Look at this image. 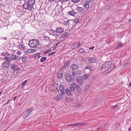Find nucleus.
Here are the masks:
<instances>
[{"label": "nucleus", "instance_id": "423d86ee", "mask_svg": "<svg viewBox=\"0 0 131 131\" xmlns=\"http://www.w3.org/2000/svg\"><path fill=\"white\" fill-rule=\"evenodd\" d=\"M77 83L79 85H82L83 83V78L81 76H79L76 78Z\"/></svg>", "mask_w": 131, "mask_h": 131}, {"label": "nucleus", "instance_id": "69168bd1", "mask_svg": "<svg viewBox=\"0 0 131 131\" xmlns=\"http://www.w3.org/2000/svg\"><path fill=\"white\" fill-rule=\"evenodd\" d=\"M102 127H101V126H100V127L98 128L97 129V130H99L100 129V128H101Z\"/></svg>", "mask_w": 131, "mask_h": 131}, {"label": "nucleus", "instance_id": "2eb2a0df", "mask_svg": "<svg viewBox=\"0 0 131 131\" xmlns=\"http://www.w3.org/2000/svg\"><path fill=\"white\" fill-rule=\"evenodd\" d=\"M63 94L61 93L58 95L56 98V100L58 101L61 100L63 97Z\"/></svg>", "mask_w": 131, "mask_h": 131}, {"label": "nucleus", "instance_id": "9b49d317", "mask_svg": "<svg viewBox=\"0 0 131 131\" xmlns=\"http://www.w3.org/2000/svg\"><path fill=\"white\" fill-rule=\"evenodd\" d=\"M65 92L69 96H71L73 95V91H71L70 89H67L66 90Z\"/></svg>", "mask_w": 131, "mask_h": 131}, {"label": "nucleus", "instance_id": "7ed1b4c3", "mask_svg": "<svg viewBox=\"0 0 131 131\" xmlns=\"http://www.w3.org/2000/svg\"><path fill=\"white\" fill-rule=\"evenodd\" d=\"M88 124L87 123H81L80 122H77L74 124H70L68 125V126H71L72 127H77L79 126H82L86 125Z\"/></svg>", "mask_w": 131, "mask_h": 131}, {"label": "nucleus", "instance_id": "aec40b11", "mask_svg": "<svg viewBox=\"0 0 131 131\" xmlns=\"http://www.w3.org/2000/svg\"><path fill=\"white\" fill-rule=\"evenodd\" d=\"M68 13L70 15L74 16L77 14V13L75 12L74 10H73L69 12Z\"/></svg>", "mask_w": 131, "mask_h": 131}, {"label": "nucleus", "instance_id": "dca6fc26", "mask_svg": "<svg viewBox=\"0 0 131 131\" xmlns=\"http://www.w3.org/2000/svg\"><path fill=\"white\" fill-rule=\"evenodd\" d=\"M61 8L60 7H56L54 9V11L55 10L56 13L57 14H59L61 12Z\"/></svg>", "mask_w": 131, "mask_h": 131}, {"label": "nucleus", "instance_id": "6e6552de", "mask_svg": "<svg viewBox=\"0 0 131 131\" xmlns=\"http://www.w3.org/2000/svg\"><path fill=\"white\" fill-rule=\"evenodd\" d=\"M20 69L19 68L17 67L14 71V74L16 76H18L20 74Z\"/></svg>", "mask_w": 131, "mask_h": 131}, {"label": "nucleus", "instance_id": "4c0bfd02", "mask_svg": "<svg viewBox=\"0 0 131 131\" xmlns=\"http://www.w3.org/2000/svg\"><path fill=\"white\" fill-rule=\"evenodd\" d=\"M28 81V80H27L25 81L24 82H23L22 83L21 85L23 86H24L26 84V83Z\"/></svg>", "mask_w": 131, "mask_h": 131}, {"label": "nucleus", "instance_id": "cd10ccee", "mask_svg": "<svg viewBox=\"0 0 131 131\" xmlns=\"http://www.w3.org/2000/svg\"><path fill=\"white\" fill-rule=\"evenodd\" d=\"M76 88H77V92H80L81 90L80 86L79 85L77 84V85L76 86Z\"/></svg>", "mask_w": 131, "mask_h": 131}, {"label": "nucleus", "instance_id": "72a5a7b5", "mask_svg": "<svg viewBox=\"0 0 131 131\" xmlns=\"http://www.w3.org/2000/svg\"><path fill=\"white\" fill-rule=\"evenodd\" d=\"M72 20H69L68 21H66L65 22V24H66V25H68V26H69V25H70V21H72Z\"/></svg>", "mask_w": 131, "mask_h": 131}, {"label": "nucleus", "instance_id": "2f4dec72", "mask_svg": "<svg viewBox=\"0 0 131 131\" xmlns=\"http://www.w3.org/2000/svg\"><path fill=\"white\" fill-rule=\"evenodd\" d=\"M47 59V58L46 57H44L42 58L40 60V61L41 62H43L46 60Z\"/></svg>", "mask_w": 131, "mask_h": 131}, {"label": "nucleus", "instance_id": "e2e57ef3", "mask_svg": "<svg viewBox=\"0 0 131 131\" xmlns=\"http://www.w3.org/2000/svg\"><path fill=\"white\" fill-rule=\"evenodd\" d=\"M87 2H92L93 0H86Z\"/></svg>", "mask_w": 131, "mask_h": 131}, {"label": "nucleus", "instance_id": "6ab92c4d", "mask_svg": "<svg viewBox=\"0 0 131 131\" xmlns=\"http://www.w3.org/2000/svg\"><path fill=\"white\" fill-rule=\"evenodd\" d=\"M11 59L14 60H18L19 57L15 55H13L11 56L10 57Z\"/></svg>", "mask_w": 131, "mask_h": 131}, {"label": "nucleus", "instance_id": "7c9ffc66", "mask_svg": "<svg viewBox=\"0 0 131 131\" xmlns=\"http://www.w3.org/2000/svg\"><path fill=\"white\" fill-rule=\"evenodd\" d=\"M64 64H65V65H66V66H69L70 65V60H68L67 61H66V62L65 63H64Z\"/></svg>", "mask_w": 131, "mask_h": 131}, {"label": "nucleus", "instance_id": "b1692460", "mask_svg": "<svg viewBox=\"0 0 131 131\" xmlns=\"http://www.w3.org/2000/svg\"><path fill=\"white\" fill-rule=\"evenodd\" d=\"M53 91V92H54V91L57 94H58L59 93L58 89L56 87L54 88Z\"/></svg>", "mask_w": 131, "mask_h": 131}, {"label": "nucleus", "instance_id": "0e129e2a", "mask_svg": "<svg viewBox=\"0 0 131 131\" xmlns=\"http://www.w3.org/2000/svg\"><path fill=\"white\" fill-rule=\"evenodd\" d=\"M102 102V100H100L98 102V103L99 104L100 103H101Z\"/></svg>", "mask_w": 131, "mask_h": 131}, {"label": "nucleus", "instance_id": "4be33fe9", "mask_svg": "<svg viewBox=\"0 0 131 131\" xmlns=\"http://www.w3.org/2000/svg\"><path fill=\"white\" fill-rule=\"evenodd\" d=\"M68 33L67 32H65L61 35L60 37V39H62L64 38L68 34Z\"/></svg>", "mask_w": 131, "mask_h": 131}, {"label": "nucleus", "instance_id": "5701e85b", "mask_svg": "<svg viewBox=\"0 0 131 131\" xmlns=\"http://www.w3.org/2000/svg\"><path fill=\"white\" fill-rule=\"evenodd\" d=\"M78 42H76L73 43L72 46L71 48L72 49L76 48L78 46Z\"/></svg>", "mask_w": 131, "mask_h": 131}, {"label": "nucleus", "instance_id": "680f3d73", "mask_svg": "<svg viewBox=\"0 0 131 131\" xmlns=\"http://www.w3.org/2000/svg\"><path fill=\"white\" fill-rule=\"evenodd\" d=\"M57 46H56L55 47H53V50H55L57 48Z\"/></svg>", "mask_w": 131, "mask_h": 131}, {"label": "nucleus", "instance_id": "c9c22d12", "mask_svg": "<svg viewBox=\"0 0 131 131\" xmlns=\"http://www.w3.org/2000/svg\"><path fill=\"white\" fill-rule=\"evenodd\" d=\"M52 51V50L50 49H48L46 51L44 52V53L45 54H46L48 53L49 52H50Z\"/></svg>", "mask_w": 131, "mask_h": 131}, {"label": "nucleus", "instance_id": "a19ab883", "mask_svg": "<svg viewBox=\"0 0 131 131\" xmlns=\"http://www.w3.org/2000/svg\"><path fill=\"white\" fill-rule=\"evenodd\" d=\"M110 7V6L109 5L106 6L105 8V10H107Z\"/></svg>", "mask_w": 131, "mask_h": 131}, {"label": "nucleus", "instance_id": "8fccbe9b", "mask_svg": "<svg viewBox=\"0 0 131 131\" xmlns=\"http://www.w3.org/2000/svg\"><path fill=\"white\" fill-rule=\"evenodd\" d=\"M111 71V70H110L109 71H108V70H106L104 71V73L105 74H107L110 72Z\"/></svg>", "mask_w": 131, "mask_h": 131}, {"label": "nucleus", "instance_id": "338daca9", "mask_svg": "<svg viewBox=\"0 0 131 131\" xmlns=\"http://www.w3.org/2000/svg\"><path fill=\"white\" fill-rule=\"evenodd\" d=\"M63 1L66 2L67 1H69V0H62Z\"/></svg>", "mask_w": 131, "mask_h": 131}, {"label": "nucleus", "instance_id": "9d476101", "mask_svg": "<svg viewBox=\"0 0 131 131\" xmlns=\"http://www.w3.org/2000/svg\"><path fill=\"white\" fill-rule=\"evenodd\" d=\"M77 84L75 83L72 84L70 86V89L71 91H73L75 89Z\"/></svg>", "mask_w": 131, "mask_h": 131}, {"label": "nucleus", "instance_id": "f3484780", "mask_svg": "<svg viewBox=\"0 0 131 131\" xmlns=\"http://www.w3.org/2000/svg\"><path fill=\"white\" fill-rule=\"evenodd\" d=\"M59 88L61 93L63 94L65 93L64 88L62 85H59Z\"/></svg>", "mask_w": 131, "mask_h": 131}, {"label": "nucleus", "instance_id": "e433bc0d", "mask_svg": "<svg viewBox=\"0 0 131 131\" xmlns=\"http://www.w3.org/2000/svg\"><path fill=\"white\" fill-rule=\"evenodd\" d=\"M58 77L59 79L62 78L63 77V75L62 74L60 73H59L58 75Z\"/></svg>", "mask_w": 131, "mask_h": 131}, {"label": "nucleus", "instance_id": "ea45409f", "mask_svg": "<svg viewBox=\"0 0 131 131\" xmlns=\"http://www.w3.org/2000/svg\"><path fill=\"white\" fill-rule=\"evenodd\" d=\"M118 107V106L116 105L115 106H113L111 107V109H115Z\"/></svg>", "mask_w": 131, "mask_h": 131}, {"label": "nucleus", "instance_id": "3c124183", "mask_svg": "<svg viewBox=\"0 0 131 131\" xmlns=\"http://www.w3.org/2000/svg\"><path fill=\"white\" fill-rule=\"evenodd\" d=\"M56 52H51V53H49V54H48V56H50L52 55H53L55 53H56Z\"/></svg>", "mask_w": 131, "mask_h": 131}, {"label": "nucleus", "instance_id": "f704fd0d", "mask_svg": "<svg viewBox=\"0 0 131 131\" xmlns=\"http://www.w3.org/2000/svg\"><path fill=\"white\" fill-rule=\"evenodd\" d=\"M89 88V85H86L84 89V91H86Z\"/></svg>", "mask_w": 131, "mask_h": 131}, {"label": "nucleus", "instance_id": "a878e982", "mask_svg": "<svg viewBox=\"0 0 131 131\" xmlns=\"http://www.w3.org/2000/svg\"><path fill=\"white\" fill-rule=\"evenodd\" d=\"M78 52L79 53H82L85 52V51L84 49L81 48L78 51Z\"/></svg>", "mask_w": 131, "mask_h": 131}, {"label": "nucleus", "instance_id": "f257e3e1", "mask_svg": "<svg viewBox=\"0 0 131 131\" xmlns=\"http://www.w3.org/2000/svg\"><path fill=\"white\" fill-rule=\"evenodd\" d=\"M39 42L37 40L32 39L30 40L28 43L29 46L32 48H36L38 46Z\"/></svg>", "mask_w": 131, "mask_h": 131}, {"label": "nucleus", "instance_id": "4468645a", "mask_svg": "<svg viewBox=\"0 0 131 131\" xmlns=\"http://www.w3.org/2000/svg\"><path fill=\"white\" fill-rule=\"evenodd\" d=\"M49 34L50 35H51L53 36H58V35L56 32V30L55 31L53 29H51L49 32Z\"/></svg>", "mask_w": 131, "mask_h": 131}, {"label": "nucleus", "instance_id": "0eeeda50", "mask_svg": "<svg viewBox=\"0 0 131 131\" xmlns=\"http://www.w3.org/2000/svg\"><path fill=\"white\" fill-rule=\"evenodd\" d=\"M56 32L57 33L61 34L64 32V28L61 27H58L56 29Z\"/></svg>", "mask_w": 131, "mask_h": 131}, {"label": "nucleus", "instance_id": "13d9d810", "mask_svg": "<svg viewBox=\"0 0 131 131\" xmlns=\"http://www.w3.org/2000/svg\"><path fill=\"white\" fill-rule=\"evenodd\" d=\"M22 61L23 62H25L26 61V59L24 58H23L22 59Z\"/></svg>", "mask_w": 131, "mask_h": 131}, {"label": "nucleus", "instance_id": "473e14b6", "mask_svg": "<svg viewBox=\"0 0 131 131\" xmlns=\"http://www.w3.org/2000/svg\"><path fill=\"white\" fill-rule=\"evenodd\" d=\"M80 19L79 18H77L75 19L74 20H73V22H75L76 23H78L80 21Z\"/></svg>", "mask_w": 131, "mask_h": 131}, {"label": "nucleus", "instance_id": "1a4fd4ad", "mask_svg": "<svg viewBox=\"0 0 131 131\" xmlns=\"http://www.w3.org/2000/svg\"><path fill=\"white\" fill-rule=\"evenodd\" d=\"M84 10V9L83 7H81L79 6L77 7L75 9V10L77 12V13L80 14L83 12Z\"/></svg>", "mask_w": 131, "mask_h": 131}, {"label": "nucleus", "instance_id": "ddd939ff", "mask_svg": "<svg viewBox=\"0 0 131 131\" xmlns=\"http://www.w3.org/2000/svg\"><path fill=\"white\" fill-rule=\"evenodd\" d=\"M28 3L30 5L32 8V9L33 8V5L35 3V0H27V1Z\"/></svg>", "mask_w": 131, "mask_h": 131}, {"label": "nucleus", "instance_id": "c756f323", "mask_svg": "<svg viewBox=\"0 0 131 131\" xmlns=\"http://www.w3.org/2000/svg\"><path fill=\"white\" fill-rule=\"evenodd\" d=\"M43 40H45L47 41L50 40V38H49L45 36H43Z\"/></svg>", "mask_w": 131, "mask_h": 131}, {"label": "nucleus", "instance_id": "603ef678", "mask_svg": "<svg viewBox=\"0 0 131 131\" xmlns=\"http://www.w3.org/2000/svg\"><path fill=\"white\" fill-rule=\"evenodd\" d=\"M91 67L90 66H87L85 68V69H90L91 68Z\"/></svg>", "mask_w": 131, "mask_h": 131}, {"label": "nucleus", "instance_id": "79ce46f5", "mask_svg": "<svg viewBox=\"0 0 131 131\" xmlns=\"http://www.w3.org/2000/svg\"><path fill=\"white\" fill-rule=\"evenodd\" d=\"M83 41H81V42H79V44L78 45V46H79V47H80L83 44Z\"/></svg>", "mask_w": 131, "mask_h": 131}, {"label": "nucleus", "instance_id": "bb28decb", "mask_svg": "<svg viewBox=\"0 0 131 131\" xmlns=\"http://www.w3.org/2000/svg\"><path fill=\"white\" fill-rule=\"evenodd\" d=\"M66 101L67 102H70L73 100L72 98L69 97H66Z\"/></svg>", "mask_w": 131, "mask_h": 131}, {"label": "nucleus", "instance_id": "de8ad7c7", "mask_svg": "<svg viewBox=\"0 0 131 131\" xmlns=\"http://www.w3.org/2000/svg\"><path fill=\"white\" fill-rule=\"evenodd\" d=\"M2 65L4 67H6V63L5 62H4L2 64Z\"/></svg>", "mask_w": 131, "mask_h": 131}, {"label": "nucleus", "instance_id": "5fc2aeb1", "mask_svg": "<svg viewBox=\"0 0 131 131\" xmlns=\"http://www.w3.org/2000/svg\"><path fill=\"white\" fill-rule=\"evenodd\" d=\"M21 53V52L20 51H18L17 52L16 54L18 55H20Z\"/></svg>", "mask_w": 131, "mask_h": 131}, {"label": "nucleus", "instance_id": "6e6d98bb", "mask_svg": "<svg viewBox=\"0 0 131 131\" xmlns=\"http://www.w3.org/2000/svg\"><path fill=\"white\" fill-rule=\"evenodd\" d=\"M31 50H32V53H33L36 52L37 51L36 50L34 49H31Z\"/></svg>", "mask_w": 131, "mask_h": 131}, {"label": "nucleus", "instance_id": "bf43d9fd", "mask_svg": "<svg viewBox=\"0 0 131 131\" xmlns=\"http://www.w3.org/2000/svg\"><path fill=\"white\" fill-rule=\"evenodd\" d=\"M12 101V100H9L7 101V102L5 103V104L6 105H7V104H8V103H9V102H10V101Z\"/></svg>", "mask_w": 131, "mask_h": 131}, {"label": "nucleus", "instance_id": "a18cd8bd", "mask_svg": "<svg viewBox=\"0 0 131 131\" xmlns=\"http://www.w3.org/2000/svg\"><path fill=\"white\" fill-rule=\"evenodd\" d=\"M122 46V43H118V45H117L116 47V48H117L119 47H121Z\"/></svg>", "mask_w": 131, "mask_h": 131}, {"label": "nucleus", "instance_id": "a211bd4d", "mask_svg": "<svg viewBox=\"0 0 131 131\" xmlns=\"http://www.w3.org/2000/svg\"><path fill=\"white\" fill-rule=\"evenodd\" d=\"M70 68L73 70H74L78 69L79 67L77 65L75 64H73L71 66Z\"/></svg>", "mask_w": 131, "mask_h": 131}, {"label": "nucleus", "instance_id": "4d7b16f0", "mask_svg": "<svg viewBox=\"0 0 131 131\" xmlns=\"http://www.w3.org/2000/svg\"><path fill=\"white\" fill-rule=\"evenodd\" d=\"M79 71V73H77V72H78V71H76L75 72L77 74V75H79V74H80L81 73V71Z\"/></svg>", "mask_w": 131, "mask_h": 131}, {"label": "nucleus", "instance_id": "052dcab7", "mask_svg": "<svg viewBox=\"0 0 131 131\" xmlns=\"http://www.w3.org/2000/svg\"><path fill=\"white\" fill-rule=\"evenodd\" d=\"M95 47L94 46H93L92 47L90 48H89V50H91L93 49Z\"/></svg>", "mask_w": 131, "mask_h": 131}, {"label": "nucleus", "instance_id": "20e7f679", "mask_svg": "<svg viewBox=\"0 0 131 131\" xmlns=\"http://www.w3.org/2000/svg\"><path fill=\"white\" fill-rule=\"evenodd\" d=\"M65 77L67 81L68 82H71L73 80L72 76L70 74L67 73L66 74Z\"/></svg>", "mask_w": 131, "mask_h": 131}, {"label": "nucleus", "instance_id": "f03ea898", "mask_svg": "<svg viewBox=\"0 0 131 131\" xmlns=\"http://www.w3.org/2000/svg\"><path fill=\"white\" fill-rule=\"evenodd\" d=\"M22 1L24 2V3L22 6L23 8L30 10H32V8L27 0H22Z\"/></svg>", "mask_w": 131, "mask_h": 131}, {"label": "nucleus", "instance_id": "49530a36", "mask_svg": "<svg viewBox=\"0 0 131 131\" xmlns=\"http://www.w3.org/2000/svg\"><path fill=\"white\" fill-rule=\"evenodd\" d=\"M32 50L31 49L28 50L27 51V52L29 53H32Z\"/></svg>", "mask_w": 131, "mask_h": 131}, {"label": "nucleus", "instance_id": "f8f14e48", "mask_svg": "<svg viewBox=\"0 0 131 131\" xmlns=\"http://www.w3.org/2000/svg\"><path fill=\"white\" fill-rule=\"evenodd\" d=\"M112 63V61H110L109 62H107L102 65V67L104 68H106L110 66Z\"/></svg>", "mask_w": 131, "mask_h": 131}, {"label": "nucleus", "instance_id": "774afa93", "mask_svg": "<svg viewBox=\"0 0 131 131\" xmlns=\"http://www.w3.org/2000/svg\"><path fill=\"white\" fill-rule=\"evenodd\" d=\"M48 1L49 2H52L53 1V0H48Z\"/></svg>", "mask_w": 131, "mask_h": 131}, {"label": "nucleus", "instance_id": "09e8293b", "mask_svg": "<svg viewBox=\"0 0 131 131\" xmlns=\"http://www.w3.org/2000/svg\"><path fill=\"white\" fill-rule=\"evenodd\" d=\"M67 66H66V65H65V64H64V65L61 68V70H63L64 69H65V67Z\"/></svg>", "mask_w": 131, "mask_h": 131}, {"label": "nucleus", "instance_id": "412c9836", "mask_svg": "<svg viewBox=\"0 0 131 131\" xmlns=\"http://www.w3.org/2000/svg\"><path fill=\"white\" fill-rule=\"evenodd\" d=\"M95 60L96 59L93 57H91L89 59V61L90 62L94 63Z\"/></svg>", "mask_w": 131, "mask_h": 131}, {"label": "nucleus", "instance_id": "37998d69", "mask_svg": "<svg viewBox=\"0 0 131 131\" xmlns=\"http://www.w3.org/2000/svg\"><path fill=\"white\" fill-rule=\"evenodd\" d=\"M89 75H85L83 76V77L84 79H86L89 77Z\"/></svg>", "mask_w": 131, "mask_h": 131}, {"label": "nucleus", "instance_id": "c85d7f7f", "mask_svg": "<svg viewBox=\"0 0 131 131\" xmlns=\"http://www.w3.org/2000/svg\"><path fill=\"white\" fill-rule=\"evenodd\" d=\"M89 3L88 2H86L84 4V6L85 8H88L89 7Z\"/></svg>", "mask_w": 131, "mask_h": 131}, {"label": "nucleus", "instance_id": "58836bf2", "mask_svg": "<svg viewBox=\"0 0 131 131\" xmlns=\"http://www.w3.org/2000/svg\"><path fill=\"white\" fill-rule=\"evenodd\" d=\"M80 0H71L72 2L74 3H76L80 2Z\"/></svg>", "mask_w": 131, "mask_h": 131}, {"label": "nucleus", "instance_id": "393cba45", "mask_svg": "<svg viewBox=\"0 0 131 131\" xmlns=\"http://www.w3.org/2000/svg\"><path fill=\"white\" fill-rule=\"evenodd\" d=\"M18 67L17 66L14 64H12L11 66V69L13 70H15Z\"/></svg>", "mask_w": 131, "mask_h": 131}, {"label": "nucleus", "instance_id": "864d4df0", "mask_svg": "<svg viewBox=\"0 0 131 131\" xmlns=\"http://www.w3.org/2000/svg\"><path fill=\"white\" fill-rule=\"evenodd\" d=\"M109 69H110L111 70H113L114 69V67L113 66H112L110 67Z\"/></svg>", "mask_w": 131, "mask_h": 131}, {"label": "nucleus", "instance_id": "39448f33", "mask_svg": "<svg viewBox=\"0 0 131 131\" xmlns=\"http://www.w3.org/2000/svg\"><path fill=\"white\" fill-rule=\"evenodd\" d=\"M33 110V107H30L28 109L25 113L24 115L23 116L24 118H26L31 112Z\"/></svg>", "mask_w": 131, "mask_h": 131}, {"label": "nucleus", "instance_id": "c03bdc74", "mask_svg": "<svg viewBox=\"0 0 131 131\" xmlns=\"http://www.w3.org/2000/svg\"><path fill=\"white\" fill-rule=\"evenodd\" d=\"M5 59L9 62H10L11 60L10 58H9L8 57H6L5 58Z\"/></svg>", "mask_w": 131, "mask_h": 131}]
</instances>
